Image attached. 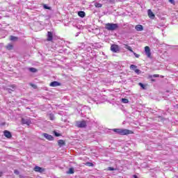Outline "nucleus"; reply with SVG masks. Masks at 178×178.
I'll return each instance as SVG.
<instances>
[{
    "label": "nucleus",
    "mask_w": 178,
    "mask_h": 178,
    "mask_svg": "<svg viewBox=\"0 0 178 178\" xmlns=\"http://www.w3.org/2000/svg\"><path fill=\"white\" fill-rule=\"evenodd\" d=\"M105 29L108 30V31H115V30L119 29V25L118 24L107 23L105 24Z\"/></svg>",
    "instance_id": "f257e3e1"
},
{
    "label": "nucleus",
    "mask_w": 178,
    "mask_h": 178,
    "mask_svg": "<svg viewBox=\"0 0 178 178\" xmlns=\"http://www.w3.org/2000/svg\"><path fill=\"white\" fill-rule=\"evenodd\" d=\"M129 134H134V132L131 130L126 129H120V136H127Z\"/></svg>",
    "instance_id": "f03ea898"
},
{
    "label": "nucleus",
    "mask_w": 178,
    "mask_h": 178,
    "mask_svg": "<svg viewBox=\"0 0 178 178\" xmlns=\"http://www.w3.org/2000/svg\"><path fill=\"white\" fill-rule=\"evenodd\" d=\"M76 126L79 129H84V127H87V122H86V120L77 121Z\"/></svg>",
    "instance_id": "7ed1b4c3"
},
{
    "label": "nucleus",
    "mask_w": 178,
    "mask_h": 178,
    "mask_svg": "<svg viewBox=\"0 0 178 178\" xmlns=\"http://www.w3.org/2000/svg\"><path fill=\"white\" fill-rule=\"evenodd\" d=\"M111 51L112 52L118 53L120 51V49L119 48V45L118 44H112L111 46Z\"/></svg>",
    "instance_id": "20e7f679"
},
{
    "label": "nucleus",
    "mask_w": 178,
    "mask_h": 178,
    "mask_svg": "<svg viewBox=\"0 0 178 178\" xmlns=\"http://www.w3.org/2000/svg\"><path fill=\"white\" fill-rule=\"evenodd\" d=\"M33 170L35 172H38V173H43V172H45V168L36 165L34 167Z\"/></svg>",
    "instance_id": "39448f33"
},
{
    "label": "nucleus",
    "mask_w": 178,
    "mask_h": 178,
    "mask_svg": "<svg viewBox=\"0 0 178 178\" xmlns=\"http://www.w3.org/2000/svg\"><path fill=\"white\" fill-rule=\"evenodd\" d=\"M145 52L147 58H151V49H149V47L148 46L145 47Z\"/></svg>",
    "instance_id": "423d86ee"
},
{
    "label": "nucleus",
    "mask_w": 178,
    "mask_h": 178,
    "mask_svg": "<svg viewBox=\"0 0 178 178\" xmlns=\"http://www.w3.org/2000/svg\"><path fill=\"white\" fill-rule=\"evenodd\" d=\"M60 86H62V83H60L56 81H54L49 83L50 87H59Z\"/></svg>",
    "instance_id": "0eeeda50"
},
{
    "label": "nucleus",
    "mask_w": 178,
    "mask_h": 178,
    "mask_svg": "<svg viewBox=\"0 0 178 178\" xmlns=\"http://www.w3.org/2000/svg\"><path fill=\"white\" fill-rule=\"evenodd\" d=\"M21 122L23 124H27V126L31 124V121L29 119L22 118Z\"/></svg>",
    "instance_id": "6e6552de"
},
{
    "label": "nucleus",
    "mask_w": 178,
    "mask_h": 178,
    "mask_svg": "<svg viewBox=\"0 0 178 178\" xmlns=\"http://www.w3.org/2000/svg\"><path fill=\"white\" fill-rule=\"evenodd\" d=\"M43 136L47 140H49V141H53V140H54V136H52L51 135H49L48 134H43Z\"/></svg>",
    "instance_id": "1a4fd4ad"
},
{
    "label": "nucleus",
    "mask_w": 178,
    "mask_h": 178,
    "mask_svg": "<svg viewBox=\"0 0 178 178\" xmlns=\"http://www.w3.org/2000/svg\"><path fill=\"white\" fill-rule=\"evenodd\" d=\"M54 40V35L52 34V32L48 31L47 32V41H52Z\"/></svg>",
    "instance_id": "9d476101"
},
{
    "label": "nucleus",
    "mask_w": 178,
    "mask_h": 178,
    "mask_svg": "<svg viewBox=\"0 0 178 178\" xmlns=\"http://www.w3.org/2000/svg\"><path fill=\"white\" fill-rule=\"evenodd\" d=\"M3 134H4L5 137H6V138H12V134L10 133V131H9L8 130H5L3 131Z\"/></svg>",
    "instance_id": "9b49d317"
},
{
    "label": "nucleus",
    "mask_w": 178,
    "mask_h": 178,
    "mask_svg": "<svg viewBox=\"0 0 178 178\" xmlns=\"http://www.w3.org/2000/svg\"><path fill=\"white\" fill-rule=\"evenodd\" d=\"M147 15H148L149 17H150V19H154L155 17V14H154V13H152V10H151V9H149L147 10Z\"/></svg>",
    "instance_id": "f8f14e48"
},
{
    "label": "nucleus",
    "mask_w": 178,
    "mask_h": 178,
    "mask_svg": "<svg viewBox=\"0 0 178 178\" xmlns=\"http://www.w3.org/2000/svg\"><path fill=\"white\" fill-rule=\"evenodd\" d=\"M135 29L136 30V31H143V30H144V27H143V25H136L135 26Z\"/></svg>",
    "instance_id": "ddd939ff"
},
{
    "label": "nucleus",
    "mask_w": 178,
    "mask_h": 178,
    "mask_svg": "<svg viewBox=\"0 0 178 178\" xmlns=\"http://www.w3.org/2000/svg\"><path fill=\"white\" fill-rule=\"evenodd\" d=\"M10 88H7V90L8 91V92H12V91H15V90H16V86L15 85H11L10 86Z\"/></svg>",
    "instance_id": "4468645a"
},
{
    "label": "nucleus",
    "mask_w": 178,
    "mask_h": 178,
    "mask_svg": "<svg viewBox=\"0 0 178 178\" xmlns=\"http://www.w3.org/2000/svg\"><path fill=\"white\" fill-rule=\"evenodd\" d=\"M58 145L60 147H63V145H66V143H65V140H59L58 141Z\"/></svg>",
    "instance_id": "2eb2a0df"
},
{
    "label": "nucleus",
    "mask_w": 178,
    "mask_h": 178,
    "mask_svg": "<svg viewBox=\"0 0 178 178\" xmlns=\"http://www.w3.org/2000/svg\"><path fill=\"white\" fill-rule=\"evenodd\" d=\"M78 16H79V17H86V13L84 11H79L78 13Z\"/></svg>",
    "instance_id": "dca6fc26"
},
{
    "label": "nucleus",
    "mask_w": 178,
    "mask_h": 178,
    "mask_svg": "<svg viewBox=\"0 0 178 178\" xmlns=\"http://www.w3.org/2000/svg\"><path fill=\"white\" fill-rule=\"evenodd\" d=\"M6 48L8 49V51H12V49H13V44H8L7 46H6Z\"/></svg>",
    "instance_id": "f3484780"
},
{
    "label": "nucleus",
    "mask_w": 178,
    "mask_h": 178,
    "mask_svg": "<svg viewBox=\"0 0 178 178\" xmlns=\"http://www.w3.org/2000/svg\"><path fill=\"white\" fill-rule=\"evenodd\" d=\"M10 41H17L18 38L16 36L10 35Z\"/></svg>",
    "instance_id": "a211bd4d"
},
{
    "label": "nucleus",
    "mask_w": 178,
    "mask_h": 178,
    "mask_svg": "<svg viewBox=\"0 0 178 178\" xmlns=\"http://www.w3.org/2000/svg\"><path fill=\"white\" fill-rule=\"evenodd\" d=\"M125 48L126 49H128V51H130V52L134 53V51H133V49H131V47L125 44Z\"/></svg>",
    "instance_id": "6ab92c4d"
},
{
    "label": "nucleus",
    "mask_w": 178,
    "mask_h": 178,
    "mask_svg": "<svg viewBox=\"0 0 178 178\" xmlns=\"http://www.w3.org/2000/svg\"><path fill=\"white\" fill-rule=\"evenodd\" d=\"M73 173H74V168H70L68 172H67V174L68 175H73Z\"/></svg>",
    "instance_id": "aec40b11"
},
{
    "label": "nucleus",
    "mask_w": 178,
    "mask_h": 178,
    "mask_svg": "<svg viewBox=\"0 0 178 178\" xmlns=\"http://www.w3.org/2000/svg\"><path fill=\"white\" fill-rule=\"evenodd\" d=\"M113 131H114V133H117L118 134H120V129H113Z\"/></svg>",
    "instance_id": "412c9836"
},
{
    "label": "nucleus",
    "mask_w": 178,
    "mask_h": 178,
    "mask_svg": "<svg viewBox=\"0 0 178 178\" xmlns=\"http://www.w3.org/2000/svg\"><path fill=\"white\" fill-rule=\"evenodd\" d=\"M29 86H31V87H32V88H34V90H37L38 87L37 85L33 84V83H29Z\"/></svg>",
    "instance_id": "4be33fe9"
},
{
    "label": "nucleus",
    "mask_w": 178,
    "mask_h": 178,
    "mask_svg": "<svg viewBox=\"0 0 178 178\" xmlns=\"http://www.w3.org/2000/svg\"><path fill=\"white\" fill-rule=\"evenodd\" d=\"M95 8H102V4H101L99 3H95Z\"/></svg>",
    "instance_id": "5701e85b"
},
{
    "label": "nucleus",
    "mask_w": 178,
    "mask_h": 178,
    "mask_svg": "<svg viewBox=\"0 0 178 178\" xmlns=\"http://www.w3.org/2000/svg\"><path fill=\"white\" fill-rule=\"evenodd\" d=\"M30 72H31L32 73H36L37 72V69L34 68V67H31L29 69Z\"/></svg>",
    "instance_id": "b1692460"
},
{
    "label": "nucleus",
    "mask_w": 178,
    "mask_h": 178,
    "mask_svg": "<svg viewBox=\"0 0 178 178\" xmlns=\"http://www.w3.org/2000/svg\"><path fill=\"white\" fill-rule=\"evenodd\" d=\"M122 102L123 104H129V99L122 98Z\"/></svg>",
    "instance_id": "393cba45"
},
{
    "label": "nucleus",
    "mask_w": 178,
    "mask_h": 178,
    "mask_svg": "<svg viewBox=\"0 0 178 178\" xmlns=\"http://www.w3.org/2000/svg\"><path fill=\"white\" fill-rule=\"evenodd\" d=\"M44 9H47L48 10H51V7L47 6V4H43Z\"/></svg>",
    "instance_id": "a878e982"
},
{
    "label": "nucleus",
    "mask_w": 178,
    "mask_h": 178,
    "mask_svg": "<svg viewBox=\"0 0 178 178\" xmlns=\"http://www.w3.org/2000/svg\"><path fill=\"white\" fill-rule=\"evenodd\" d=\"M130 69H131L132 70H135L137 69V65H130Z\"/></svg>",
    "instance_id": "bb28decb"
},
{
    "label": "nucleus",
    "mask_w": 178,
    "mask_h": 178,
    "mask_svg": "<svg viewBox=\"0 0 178 178\" xmlns=\"http://www.w3.org/2000/svg\"><path fill=\"white\" fill-rule=\"evenodd\" d=\"M138 86H140V87H142L143 90H145V85H144L143 83H139Z\"/></svg>",
    "instance_id": "cd10ccee"
},
{
    "label": "nucleus",
    "mask_w": 178,
    "mask_h": 178,
    "mask_svg": "<svg viewBox=\"0 0 178 178\" xmlns=\"http://www.w3.org/2000/svg\"><path fill=\"white\" fill-rule=\"evenodd\" d=\"M134 72H135V73H136V74H140V73H141V71H140V70H138L137 68L135 70Z\"/></svg>",
    "instance_id": "c85d7f7f"
},
{
    "label": "nucleus",
    "mask_w": 178,
    "mask_h": 178,
    "mask_svg": "<svg viewBox=\"0 0 178 178\" xmlns=\"http://www.w3.org/2000/svg\"><path fill=\"white\" fill-rule=\"evenodd\" d=\"M86 165H87V166H90V167L94 166V164L92 163H90V162H87Z\"/></svg>",
    "instance_id": "c756f323"
},
{
    "label": "nucleus",
    "mask_w": 178,
    "mask_h": 178,
    "mask_svg": "<svg viewBox=\"0 0 178 178\" xmlns=\"http://www.w3.org/2000/svg\"><path fill=\"white\" fill-rule=\"evenodd\" d=\"M49 119H50V120H54V114H50L49 115Z\"/></svg>",
    "instance_id": "7c9ffc66"
},
{
    "label": "nucleus",
    "mask_w": 178,
    "mask_h": 178,
    "mask_svg": "<svg viewBox=\"0 0 178 178\" xmlns=\"http://www.w3.org/2000/svg\"><path fill=\"white\" fill-rule=\"evenodd\" d=\"M54 136H56V137H59V136H60V134H58V132H56V131H54Z\"/></svg>",
    "instance_id": "2f4dec72"
},
{
    "label": "nucleus",
    "mask_w": 178,
    "mask_h": 178,
    "mask_svg": "<svg viewBox=\"0 0 178 178\" xmlns=\"http://www.w3.org/2000/svg\"><path fill=\"white\" fill-rule=\"evenodd\" d=\"M134 56H136V58H140V55L139 54H137L136 53H135L134 51Z\"/></svg>",
    "instance_id": "473e14b6"
},
{
    "label": "nucleus",
    "mask_w": 178,
    "mask_h": 178,
    "mask_svg": "<svg viewBox=\"0 0 178 178\" xmlns=\"http://www.w3.org/2000/svg\"><path fill=\"white\" fill-rule=\"evenodd\" d=\"M172 5L175 4V0H168Z\"/></svg>",
    "instance_id": "72a5a7b5"
},
{
    "label": "nucleus",
    "mask_w": 178,
    "mask_h": 178,
    "mask_svg": "<svg viewBox=\"0 0 178 178\" xmlns=\"http://www.w3.org/2000/svg\"><path fill=\"white\" fill-rule=\"evenodd\" d=\"M14 173H15V175H19V170H15Z\"/></svg>",
    "instance_id": "f704fd0d"
},
{
    "label": "nucleus",
    "mask_w": 178,
    "mask_h": 178,
    "mask_svg": "<svg viewBox=\"0 0 178 178\" xmlns=\"http://www.w3.org/2000/svg\"><path fill=\"white\" fill-rule=\"evenodd\" d=\"M115 0H109L108 2H110V3H115Z\"/></svg>",
    "instance_id": "c9c22d12"
},
{
    "label": "nucleus",
    "mask_w": 178,
    "mask_h": 178,
    "mask_svg": "<svg viewBox=\"0 0 178 178\" xmlns=\"http://www.w3.org/2000/svg\"><path fill=\"white\" fill-rule=\"evenodd\" d=\"M108 170L113 171V170H115V168H112V167H109V168H108Z\"/></svg>",
    "instance_id": "e433bc0d"
},
{
    "label": "nucleus",
    "mask_w": 178,
    "mask_h": 178,
    "mask_svg": "<svg viewBox=\"0 0 178 178\" xmlns=\"http://www.w3.org/2000/svg\"><path fill=\"white\" fill-rule=\"evenodd\" d=\"M153 77H159V74H154Z\"/></svg>",
    "instance_id": "4c0bfd02"
},
{
    "label": "nucleus",
    "mask_w": 178,
    "mask_h": 178,
    "mask_svg": "<svg viewBox=\"0 0 178 178\" xmlns=\"http://www.w3.org/2000/svg\"><path fill=\"white\" fill-rule=\"evenodd\" d=\"M154 77V75H149V79H152Z\"/></svg>",
    "instance_id": "58836bf2"
},
{
    "label": "nucleus",
    "mask_w": 178,
    "mask_h": 178,
    "mask_svg": "<svg viewBox=\"0 0 178 178\" xmlns=\"http://www.w3.org/2000/svg\"><path fill=\"white\" fill-rule=\"evenodd\" d=\"M133 177L134 178H138V177L137 175H133Z\"/></svg>",
    "instance_id": "ea45409f"
},
{
    "label": "nucleus",
    "mask_w": 178,
    "mask_h": 178,
    "mask_svg": "<svg viewBox=\"0 0 178 178\" xmlns=\"http://www.w3.org/2000/svg\"><path fill=\"white\" fill-rule=\"evenodd\" d=\"M151 81H155V79H151Z\"/></svg>",
    "instance_id": "a19ab883"
},
{
    "label": "nucleus",
    "mask_w": 178,
    "mask_h": 178,
    "mask_svg": "<svg viewBox=\"0 0 178 178\" xmlns=\"http://www.w3.org/2000/svg\"><path fill=\"white\" fill-rule=\"evenodd\" d=\"M0 177H2V172H0Z\"/></svg>",
    "instance_id": "79ce46f5"
},
{
    "label": "nucleus",
    "mask_w": 178,
    "mask_h": 178,
    "mask_svg": "<svg viewBox=\"0 0 178 178\" xmlns=\"http://www.w3.org/2000/svg\"><path fill=\"white\" fill-rule=\"evenodd\" d=\"M161 77H162V79H163V76H161Z\"/></svg>",
    "instance_id": "37998d69"
}]
</instances>
